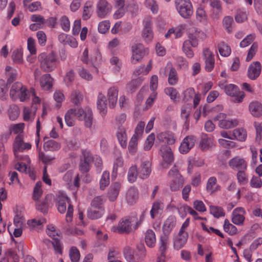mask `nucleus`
Here are the masks:
<instances>
[{"mask_svg": "<svg viewBox=\"0 0 262 262\" xmlns=\"http://www.w3.org/2000/svg\"><path fill=\"white\" fill-rule=\"evenodd\" d=\"M76 119L80 121H84L85 126L91 128L93 120L92 110L89 107L85 109L82 108H70L65 114L64 119L66 124L68 126H73Z\"/></svg>", "mask_w": 262, "mask_h": 262, "instance_id": "1", "label": "nucleus"}, {"mask_svg": "<svg viewBox=\"0 0 262 262\" xmlns=\"http://www.w3.org/2000/svg\"><path fill=\"white\" fill-rule=\"evenodd\" d=\"M37 59L40 69L45 72L53 71L59 63L57 56L53 52H42L38 55Z\"/></svg>", "mask_w": 262, "mask_h": 262, "instance_id": "2", "label": "nucleus"}, {"mask_svg": "<svg viewBox=\"0 0 262 262\" xmlns=\"http://www.w3.org/2000/svg\"><path fill=\"white\" fill-rule=\"evenodd\" d=\"M10 97L13 101L19 100L20 102H26L30 98V90L20 82H16L12 84L10 89Z\"/></svg>", "mask_w": 262, "mask_h": 262, "instance_id": "3", "label": "nucleus"}, {"mask_svg": "<svg viewBox=\"0 0 262 262\" xmlns=\"http://www.w3.org/2000/svg\"><path fill=\"white\" fill-rule=\"evenodd\" d=\"M68 204L66 220L68 223L71 222L73 219V207L70 203V199L64 193H59L56 196V206L60 213H64L67 210V204Z\"/></svg>", "mask_w": 262, "mask_h": 262, "instance_id": "4", "label": "nucleus"}, {"mask_svg": "<svg viewBox=\"0 0 262 262\" xmlns=\"http://www.w3.org/2000/svg\"><path fill=\"white\" fill-rule=\"evenodd\" d=\"M189 224V219L187 218L183 223L179 233L173 236L172 242L173 247L174 250H179L186 244L188 238V233L186 230Z\"/></svg>", "mask_w": 262, "mask_h": 262, "instance_id": "5", "label": "nucleus"}, {"mask_svg": "<svg viewBox=\"0 0 262 262\" xmlns=\"http://www.w3.org/2000/svg\"><path fill=\"white\" fill-rule=\"evenodd\" d=\"M219 86L224 90L225 93L232 98V101L235 103H241L243 101L245 95L241 91L236 85L233 84H226L225 81L220 82Z\"/></svg>", "mask_w": 262, "mask_h": 262, "instance_id": "6", "label": "nucleus"}, {"mask_svg": "<svg viewBox=\"0 0 262 262\" xmlns=\"http://www.w3.org/2000/svg\"><path fill=\"white\" fill-rule=\"evenodd\" d=\"M175 4L177 11L182 17L188 18L192 15L193 7L190 0H176Z\"/></svg>", "mask_w": 262, "mask_h": 262, "instance_id": "7", "label": "nucleus"}, {"mask_svg": "<svg viewBox=\"0 0 262 262\" xmlns=\"http://www.w3.org/2000/svg\"><path fill=\"white\" fill-rule=\"evenodd\" d=\"M213 120L218 122L219 126L223 129H228L233 128L238 124V121L236 119H230L223 113H220L214 118Z\"/></svg>", "mask_w": 262, "mask_h": 262, "instance_id": "8", "label": "nucleus"}, {"mask_svg": "<svg viewBox=\"0 0 262 262\" xmlns=\"http://www.w3.org/2000/svg\"><path fill=\"white\" fill-rule=\"evenodd\" d=\"M168 176L171 179L170 188L171 191H176L179 190L184 183V178L179 173L176 167H173L168 172Z\"/></svg>", "mask_w": 262, "mask_h": 262, "instance_id": "9", "label": "nucleus"}, {"mask_svg": "<svg viewBox=\"0 0 262 262\" xmlns=\"http://www.w3.org/2000/svg\"><path fill=\"white\" fill-rule=\"evenodd\" d=\"M24 137L21 136H16L12 145L13 151L15 157H18V154L28 150L32 147L31 143L24 142Z\"/></svg>", "mask_w": 262, "mask_h": 262, "instance_id": "10", "label": "nucleus"}, {"mask_svg": "<svg viewBox=\"0 0 262 262\" xmlns=\"http://www.w3.org/2000/svg\"><path fill=\"white\" fill-rule=\"evenodd\" d=\"M112 7L106 0H99L96 5V12L100 18L107 17L111 13Z\"/></svg>", "mask_w": 262, "mask_h": 262, "instance_id": "11", "label": "nucleus"}, {"mask_svg": "<svg viewBox=\"0 0 262 262\" xmlns=\"http://www.w3.org/2000/svg\"><path fill=\"white\" fill-rule=\"evenodd\" d=\"M132 56L130 61L133 64H136L141 60L145 54V49L142 43H136L130 47Z\"/></svg>", "mask_w": 262, "mask_h": 262, "instance_id": "12", "label": "nucleus"}, {"mask_svg": "<svg viewBox=\"0 0 262 262\" xmlns=\"http://www.w3.org/2000/svg\"><path fill=\"white\" fill-rule=\"evenodd\" d=\"M134 222L132 217H124L119 223L117 226H113L111 230L120 233H129L132 231V223Z\"/></svg>", "mask_w": 262, "mask_h": 262, "instance_id": "13", "label": "nucleus"}, {"mask_svg": "<svg viewBox=\"0 0 262 262\" xmlns=\"http://www.w3.org/2000/svg\"><path fill=\"white\" fill-rule=\"evenodd\" d=\"M42 194L41 182L39 181L36 183L34 188L32 199L34 201H36V209L43 213H45L47 211L45 203L42 204L39 201V199L40 198Z\"/></svg>", "mask_w": 262, "mask_h": 262, "instance_id": "14", "label": "nucleus"}, {"mask_svg": "<svg viewBox=\"0 0 262 262\" xmlns=\"http://www.w3.org/2000/svg\"><path fill=\"white\" fill-rule=\"evenodd\" d=\"M246 210L242 207L235 208L231 214L232 222L237 226H242L244 225L245 220Z\"/></svg>", "mask_w": 262, "mask_h": 262, "instance_id": "15", "label": "nucleus"}, {"mask_svg": "<svg viewBox=\"0 0 262 262\" xmlns=\"http://www.w3.org/2000/svg\"><path fill=\"white\" fill-rule=\"evenodd\" d=\"M196 138L193 136H188L183 139L179 148L182 154H187L194 146Z\"/></svg>", "mask_w": 262, "mask_h": 262, "instance_id": "16", "label": "nucleus"}, {"mask_svg": "<svg viewBox=\"0 0 262 262\" xmlns=\"http://www.w3.org/2000/svg\"><path fill=\"white\" fill-rule=\"evenodd\" d=\"M152 20L150 18H147L144 21V28L142 36L146 42H150L154 38V32L152 30Z\"/></svg>", "mask_w": 262, "mask_h": 262, "instance_id": "17", "label": "nucleus"}, {"mask_svg": "<svg viewBox=\"0 0 262 262\" xmlns=\"http://www.w3.org/2000/svg\"><path fill=\"white\" fill-rule=\"evenodd\" d=\"M183 100L184 102L191 101L193 99V105L195 107L199 103L201 95L196 94L193 88H189L185 90L183 93Z\"/></svg>", "mask_w": 262, "mask_h": 262, "instance_id": "18", "label": "nucleus"}, {"mask_svg": "<svg viewBox=\"0 0 262 262\" xmlns=\"http://www.w3.org/2000/svg\"><path fill=\"white\" fill-rule=\"evenodd\" d=\"M203 57L205 63L206 71L211 72L214 68L215 62L213 53L209 49H205L203 50Z\"/></svg>", "mask_w": 262, "mask_h": 262, "instance_id": "19", "label": "nucleus"}, {"mask_svg": "<svg viewBox=\"0 0 262 262\" xmlns=\"http://www.w3.org/2000/svg\"><path fill=\"white\" fill-rule=\"evenodd\" d=\"M261 64L259 61L252 62L248 69L247 76L249 79L254 80L256 79L261 73Z\"/></svg>", "mask_w": 262, "mask_h": 262, "instance_id": "20", "label": "nucleus"}, {"mask_svg": "<svg viewBox=\"0 0 262 262\" xmlns=\"http://www.w3.org/2000/svg\"><path fill=\"white\" fill-rule=\"evenodd\" d=\"M193 36L189 37L188 39L184 41L183 45V51L188 58H191L194 56V53L191 47H196L198 42H195Z\"/></svg>", "mask_w": 262, "mask_h": 262, "instance_id": "21", "label": "nucleus"}, {"mask_svg": "<svg viewBox=\"0 0 262 262\" xmlns=\"http://www.w3.org/2000/svg\"><path fill=\"white\" fill-rule=\"evenodd\" d=\"M228 164L229 167L233 170H246L247 167V164L245 160L237 156L231 159L228 162Z\"/></svg>", "mask_w": 262, "mask_h": 262, "instance_id": "22", "label": "nucleus"}, {"mask_svg": "<svg viewBox=\"0 0 262 262\" xmlns=\"http://www.w3.org/2000/svg\"><path fill=\"white\" fill-rule=\"evenodd\" d=\"M158 140L162 143L168 145H172L176 142V138L173 133L169 132H162L158 134Z\"/></svg>", "mask_w": 262, "mask_h": 262, "instance_id": "23", "label": "nucleus"}, {"mask_svg": "<svg viewBox=\"0 0 262 262\" xmlns=\"http://www.w3.org/2000/svg\"><path fill=\"white\" fill-rule=\"evenodd\" d=\"M169 70L168 74V81L169 84L174 85L177 83L178 77L176 70L172 66V64L171 62H167L166 66L165 68L164 75L166 76V71Z\"/></svg>", "mask_w": 262, "mask_h": 262, "instance_id": "24", "label": "nucleus"}, {"mask_svg": "<svg viewBox=\"0 0 262 262\" xmlns=\"http://www.w3.org/2000/svg\"><path fill=\"white\" fill-rule=\"evenodd\" d=\"M209 5L211 8V16L218 18L222 12V4L220 0H209Z\"/></svg>", "mask_w": 262, "mask_h": 262, "instance_id": "25", "label": "nucleus"}, {"mask_svg": "<svg viewBox=\"0 0 262 262\" xmlns=\"http://www.w3.org/2000/svg\"><path fill=\"white\" fill-rule=\"evenodd\" d=\"M118 90L117 88L113 86L110 88L107 93L108 105L111 108H114L118 100Z\"/></svg>", "mask_w": 262, "mask_h": 262, "instance_id": "26", "label": "nucleus"}, {"mask_svg": "<svg viewBox=\"0 0 262 262\" xmlns=\"http://www.w3.org/2000/svg\"><path fill=\"white\" fill-rule=\"evenodd\" d=\"M97 108L101 116H105L107 112V102L105 96L102 93H99L97 101Z\"/></svg>", "mask_w": 262, "mask_h": 262, "instance_id": "27", "label": "nucleus"}, {"mask_svg": "<svg viewBox=\"0 0 262 262\" xmlns=\"http://www.w3.org/2000/svg\"><path fill=\"white\" fill-rule=\"evenodd\" d=\"M176 218L173 215H170L165 220L163 226V234L169 235L176 225Z\"/></svg>", "mask_w": 262, "mask_h": 262, "instance_id": "28", "label": "nucleus"}, {"mask_svg": "<svg viewBox=\"0 0 262 262\" xmlns=\"http://www.w3.org/2000/svg\"><path fill=\"white\" fill-rule=\"evenodd\" d=\"M40 87L43 90H49L53 86V79L50 74H45L40 78Z\"/></svg>", "mask_w": 262, "mask_h": 262, "instance_id": "29", "label": "nucleus"}, {"mask_svg": "<svg viewBox=\"0 0 262 262\" xmlns=\"http://www.w3.org/2000/svg\"><path fill=\"white\" fill-rule=\"evenodd\" d=\"M214 145L213 140L208 137L206 134H203L199 143V148L203 151L208 150Z\"/></svg>", "mask_w": 262, "mask_h": 262, "instance_id": "30", "label": "nucleus"}, {"mask_svg": "<svg viewBox=\"0 0 262 262\" xmlns=\"http://www.w3.org/2000/svg\"><path fill=\"white\" fill-rule=\"evenodd\" d=\"M83 159H81L79 170L82 172H87L90 169V163L92 161V156L88 152L83 153Z\"/></svg>", "mask_w": 262, "mask_h": 262, "instance_id": "31", "label": "nucleus"}, {"mask_svg": "<svg viewBox=\"0 0 262 262\" xmlns=\"http://www.w3.org/2000/svg\"><path fill=\"white\" fill-rule=\"evenodd\" d=\"M249 110L251 115L255 117H259L262 115V104L258 101H255L250 103Z\"/></svg>", "mask_w": 262, "mask_h": 262, "instance_id": "32", "label": "nucleus"}, {"mask_svg": "<svg viewBox=\"0 0 262 262\" xmlns=\"http://www.w3.org/2000/svg\"><path fill=\"white\" fill-rule=\"evenodd\" d=\"M160 152L165 163L170 164L173 162V155L170 147L168 146L162 147L160 149Z\"/></svg>", "mask_w": 262, "mask_h": 262, "instance_id": "33", "label": "nucleus"}, {"mask_svg": "<svg viewBox=\"0 0 262 262\" xmlns=\"http://www.w3.org/2000/svg\"><path fill=\"white\" fill-rule=\"evenodd\" d=\"M104 213V209L103 207H91L88 210V217L91 220H96L100 218Z\"/></svg>", "mask_w": 262, "mask_h": 262, "instance_id": "34", "label": "nucleus"}, {"mask_svg": "<svg viewBox=\"0 0 262 262\" xmlns=\"http://www.w3.org/2000/svg\"><path fill=\"white\" fill-rule=\"evenodd\" d=\"M145 242L147 247L153 248L156 243V236L155 232L151 229H148L145 233Z\"/></svg>", "mask_w": 262, "mask_h": 262, "instance_id": "35", "label": "nucleus"}, {"mask_svg": "<svg viewBox=\"0 0 262 262\" xmlns=\"http://www.w3.org/2000/svg\"><path fill=\"white\" fill-rule=\"evenodd\" d=\"M117 137L122 147L125 148L127 146V137L125 129L123 126L118 128L117 132Z\"/></svg>", "mask_w": 262, "mask_h": 262, "instance_id": "36", "label": "nucleus"}, {"mask_svg": "<svg viewBox=\"0 0 262 262\" xmlns=\"http://www.w3.org/2000/svg\"><path fill=\"white\" fill-rule=\"evenodd\" d=\"M151 164L149 161L143 162L140 166L139 171V177L144 179L147 178L151 172Z\"/></svg>", "mask_w": 262, "mask_h": 262, "instance_id": "37", "label": "nucleus"}, {"mask_svg": "<svg viewBox=\"0 0 262 262\" xmlns=\"http://www.w3.org/2000/svg\"><path fill=\"white\" fill-rule=\"evenodd\" d=\"M24 128L25 124L24 123H20L11 124L9 127V130L10 134L17 135L16 136L24 137Z\"/></svg>", "mask_w": 262, "mask_h": 262, "instance_id": "38", "label": "nucleus"}, {"mask_svg": "<svg viewBox=\"0 0 262 262\" xmlns=\"http://www.w3.org/2000/svg\"><path fill=\"white\" fill-rule=\"evenodd\" d=\"M233 139L240 142L246 141L247 137V132L243 128H237L232 130Z\"/></svg>", "mask_w": 262, "mask_h": 262, "instance_id": "39", "label": "nucleus"}, {"mask_svg": "<svg viewBox=\"0 0 262 262\" xmlns=\"http://www.w3.org/2000/svg\"><path fill=\"white\" fill-rule=\"evenodd\" d=\"M43 218H36L28 220L27 224L30 230H37L40 228L45 223Z\"/></svg>", "mask_w": 262, "mask_h": 262, "instance_id": "40", "label": "nucleus"}, {"mask_svg": "<svg viewBox=\"0 0 262 262\" xmlns=\"http://www.w3.org/2000/svg\"><path fill=\"white\" fill-rule=\"evenodd\" d=\"M36 107L32 106V108L25 107L23 110V118L26 121H32L35 116Z\"/></svg>", "mask_w": 262, "mask_h": 262, "instance_id": "41", "label": "nucleus"}, {"mask_svg": "<svg viewBox=\"0 0 262 262\" xmlns=\"http://www.w3.org/2000/svg\"><path fill=\"white\" fill-rule=\"evenodd\" d=\"M220 186L217 184V180L215 177H210L207 182L206 190L213 193L219 189Z\"/></svg>", "mask_w": 262, "mask_h": 262, "instance_id": "42", "label": "nucleus"}, {"mask_svg": "<svg viewBox=\"0 0 262 262\" xmlns=\"http://www.w3.org/2000/svg\"><path fill=\"white\" fill-rule=\"evenodd\" d=\"M188 36L189 37L193 36V38H194V41L198 42L199 40H205L207 37V34L205 31L200 29L194 28V31L190 33Z\"/></svg>", "mask_w": 262, "mask_h": 262, "instance_id": "43", "label": "nucleus"}, {"mask_svg": "<svg viewBox=\"0 0 262 262\" xmlns=\"http://www.w3.org/2000/svg\"><path fill=\"white\" fill-rule=\"evenodd\" d=\"M60 147V144L53 140H48L43 144V148L46 151H56Z\"/></svg>", "mask_w": 262, "mask_h": 262, "instance_id": "44", "label": "nucleus"}, {"mask_svg": "<svg viewBox=\"0 0 262 262\" xmlns=\"http://www.w3.org/2000/svg\"><path fill=\"white\" fill-rule=\"evenodd\" d=\"M174 65L178 70H187L189 67L188 62L182 56L176 57Z\"/></svg>", "mask_w": 262, "mask_h": 262, "instance_id": "45", "label": "nucleus"}, {"mask_svg": "<svg viewBox=\"0 0 262 262\" xmlns=\"http://www.w3.org/2000/svg\"><path fill=\"white\" fill-rule=\"evenodd\" d=\"M209 211L210 213L216 219L224 217L225 215L223 208L218 206L210 205L209 206Z\"/></svg>", "mask_w": 262, "mask_h": 262, "instance_id": "46", "label": "nucleus"}, {"mask_svg": "<svg viewBox=\"0 0 262 262\" xmlns=\"http://www.w3.org/2000/svg\"><path fill=\"white\" fill-rule=\"evenodd\" d=\"M163 209V205L159 202H155L153 203L150 214L152 219H154L157 215L161 213Z\"/></svg>", "mask_w": 262, "mask_h": 262, "instance_id": "47", "label": "nucleus"}, {"mask_svg": "<svg viewBox=\"0 0 262 262\" xmlns=\"http://www.w3.org/2000/svg\"><path fill=\"white\" fill-rule=\"evenodd\" d=\"M233 23V17L231 16H226L223 18L222 25L227 32L230 33L232 31Z\"/></svg>", "mask_w": 262, "mask_h": 262, "instance_id": "48", "label": "nucleus"}, {"mask_svg": "<svg viewBox=\"0 0 262 262\" xmlns=\"http://www.w3.org/2000/svg\"><path fill=\"white\" fill-rule=\"evenodd\" d=\"M159 251L160 252H165L169 246L168 235L163 234L161 235L159 240Z\"/></svg>", "mask_w": 262, "mask_h": 262, "instance_id": "49", "label": "nucleus"}, {"mask_svg": "<svg viewBox=\"0 0 262 262\" xmlns=\"http://www.w3.org/2000/svg\"><path fill=\"white\" fill-rule=\"evenodd\" d=\"M12 59L13 62L17 64H22L24 62L23 52L20 49H15L12 54Z\"/></svg>", "mask_w": 262, "mask_h": 262, "instance_id": "50", "label": "nucleus"}, {"mask_svg": "<svg viewBox=\"0 0 262 262\" xmlns=\"http://www.w3.org/2000/svg\"><path fill=\"white\" fill-rule=\"evenodd\" d=\"M6 75L8 77L7 82L11 83L16 79L17 71L10 66H7L5 69Z\"/></svg>", "mask_w": 262, "mask_h": 262, "instance_id": "51", "label": "nucleus"}, {"mask_svg": "<svg viewBox=\"0 0 262 262\" xmlns=\"http://www.w3.org/2000/svg\"><path fill=\"white\" fill-rule=\"evenodd\" d=\"M92 3L91 2H86L83 7L82 13V19L83 20L89 19L92 15Z\"/></svg>", "mask_w": 262, "mask_h": 262, "instance_id": "52", "label": "nucleus"}, {"mask_svg": "<svg viewBox=\"0 0 262 262\" xmlns=\"http://www.w3.org/2000/svg\"><path fill=\"white\" fill-rule=\"evenodd\" d=\"M218 50L220 55L224 57L229 56L231 52L230 47L224 42H221L218 44Z\"/></svg>", "mask_w": 262, "mask_h": 262, "instance_id": "53", "label": "nucleus"}, {"mask_svg": "<svg viewBox=\"0 0 262 262\" xmlns=\"http://www.w3.org/2000/svg\"><path fill=\"white\" fill-rule=\"evenodd\" d=\"M223 228L226 232L231 235L235 234L237 231L236 227L234 225L231 224L227 219L224 220Z\"/></svg>", "mask_w": 262, "mask_h": 262, "instance_id": "54", "label": "nucleus"}, {"mask_svg": "<svg viewBox=\"0 0 262 262\" xmlns=\"http://www.w3.org/2000/svg\"><path fill=\"white\" fill-rule=\"evenodd\" d=\"M139 174L137 167L136 165L132 166L128 169L127 173V180L130 183H133L136 181Z\"/></svg>", "mask_w": 262, "mask_h": 262, "instance_id": "55", "label": "nucleus"}, {"mask_svg": "<svg viewBox=\"0 0 262 262\" xmlns=\"http://www.w3.org/2000/svg\"><path fill=\"white\" fill-rule=\"evenodd\" d=\"M119 185L118 184L112 186L108 192V197L110 201H114L117 199L119 192Z\"/></svg>", "mask_w": 262, "mask_h": 262, "instance_id": "56", "label": "nucleus"}, {"mask_svg": "<svg viewBox=\"0 0 262 262\" xmlns=\"http://www.w3.org/2000/svg\"><path fill=\"white\" fill-rule=\"evenodd\" d=\"M196 18L200 23H205L207 20V15L204 8L199 7L196 11Z\"/></svg>", "mask_w": 262, "mask_h": 262, "instance_id": "57", "label": "nucleus"}, {"mask_svg": "<svg viewBox=\"0 0 262 262\" xmlns=\"http://www.w3.org/2000/svg\"><path fill=\"white\" fill-rule=\"evenodd\" d=\"M138 190L135 188H129L126 193V200L129 203L134 202L138 197Z\"/></svg>", "mask_w": 262, "mask_h": 262, "instance_id": "58", "label": "nucleus"}, {"mask_svg": "<svg viewBox=\"0 0 262 262\" xmlns=\"http://www.w3.org/2000/svg\"><path fill=\"white\" fill-rule=\"evenodd\" d=\"M8 113L10 119L15 120L18 118L19 114L18 107L15 104L10 105Z\"/></svg>", "mask_w": 262, "mask_h": 262, "instance_id": "59", "label": "nucleus"}, {"mask_svg": "<svg viewBox=\"0 0 262 262\" xmlns=\"http://www.w3.org/2000/svg\"><path fill=\"white\" fill-rule=\"evenodd\" d=\"M138 139L135 136H133L129 141L128 150L129 153L132 155L135 154L137 151Z\"/></svg>", "mask_w": 262, "mask_h": 262, "instance_id": "60", "label": "nucleus"}, {"mask_svg": "<svg viewBox=\"0 0 262 262\" xmlns=\"http://www.w3.org/2000/svg\"><path fill=\"white\" fill-rule=\"evenodd\" d=\"M110 184V173L107 171H104L100 180V188L103 190Z\"/></svg>", "mask_w": 262, "mask_h": 262, "instance_id": "61", "label": "nucleus"}, {"mask_svg": "<svg viewBox=\"0 0 262 262\" xmlns=\"http://www.w3.org/2000/svg\"><path fill=\"white\" fill-rule=\"evenodd\" d=\"M191 110L192 106L190 104L184 105L181 108V116L182 118L186 120V122L188 121Z\"/></svg>", "mask_w": 262, "mask_h": 262, "instance_id": "62", "label": "nucleus"}, {"mask_svg": "<svg viewBox=\"0 0 262 262\" xmlns=\"http://www.w3.org/2000/svg\"><path fill=\"white\" fill-rule=\"evenodd\" d=\"M69 256L72 262H77L80 259V254L76 247H72L70 249Z\"/></svg>", "mask_w": 262, "mask_h": 262, "instance_id": "63", "label": "nucleus"}, {"mask_svg": "<svg viewBox=\"0 0 262 262\" xmlns=\"http://www.w3.org/2000/svg\"><path fill=\"white\" fill-rule=\"evenodd\" d=\"M245 170H238L236 174L238 183L242 185L246 184L248 182V178L244 172Z\"/></svg>", "mask_w": 262, "mask_h": 262, "instance_id": "64", "label": "nucleus"}]
</instances>
